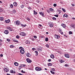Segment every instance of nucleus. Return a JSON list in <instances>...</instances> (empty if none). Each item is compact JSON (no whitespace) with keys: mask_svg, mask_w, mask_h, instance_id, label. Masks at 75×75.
<instances>
[{"mask_svg":"<svg viewBox=\"0 0 75 75\" xmlns=\"http://www.w3.org/2000/svg\"><path fill=\"white\" fill-rule=\"evenodd\" d=\"M35 69L36 71H41V70H42V68H39L38 67H36L35 68Z\"/></svg>","mask_w":75,"mask_h":75,"instance_id":"obj_1","label":"nucleus"},{"mask_svg":"<svg viewBox=\"0 0 75 75\" xmlns=\"http://www.w3.org/2000/svg\"><path fill=\"white\" fill-rule=\"evenodd\" d=\"M21 35H22V36H24L25 37V35H26V33L24 32H21L20 34Z\"/></svg>","mask_w":75,"mask_h":75,"instance_id":"obj_2","label":"nucleus"},{"mask_svg":"<svg viewBox=\"0 0 75 75\" xmlns=\"http://www.w3.org/2000/svg\"><path fill=\"white\" fill-rule=\"evenodd\" d=\"M26 61L28 62V63H30L32 62V61L30 59L28 58H27L26 59Z\"/></svg>","mask_w":75,"mask_h":75,"instance_id":"obj_3","label":"nucleus"},{"mask_svg":"<svg viewBox=\"0 0 75 75\" xmlns=\"http://www.w3.org/2000/svg\"><path fill=\"white\" fill-rule=\"evenodd\" d=\"M20 52L22 54H24V52H25V51H24V50L21 49L20 50Z\"/></svg>","mask_w":75,"mask_h":75,"instance_id":"obj_4","label":"nucleus"},{"mask_svg":"<svg viewBox=\"0 0 75 75\" xmlns=\"http://www.w3.org/2000/svg\"><path fill=\"white\" fill-rule=\"evenodd\" d=\"M39 14L41 16H43L44 17H45V16H44V14L43 13H42V12H39Z\"/></svg>","mask_w":75,"mask_h":75,"instance_id":"obj_5","label":"nucleus"},{"mask_svg":"<svg viewBox=\"0 0 75 75\" xmlns=\"http://www.w3.org/2000/svg\"><path fill=\"white\" fill-rule=\"evenodd\" d=\"M9 71V69H8L6 68L4 69V71H5L6 72H8Z\"/></svg>","mask_w":75,"mask_h":75,"instance_id":"obj_6","label":"nucleus"},{"mask_svg":"<svg viewBox=\"0 0 75 75\" xmlns=\"http://www.w3.org/2000/svg\"><path fill=\"white\" fill-rule=\"evenodd\" d=\"M5 21L6 23H10V20L8 19L7 20H5Z\"/></svg>","mask_w":75,"mask_h":75,"instance_id":"obj_7","label":"nucleus"},{"mask_svg":"<svg viewBox=\"0 0 75 75\" xmlns=\"http://www.w3.org/2000/svg\"><path fill=\"white\" fill-rule=\"evenodd\" d=\"M26 55L28 57H31V54H30L28 53L26 54Z\"/></svg>","mask_w":75,"mask_h":75,"instance_id":"obj_8","label":"nucleus"},{"mask_svg":"<svg viewBox=\"0 0 75 75\" xmlns=\"http://www.w3.org/2000/svg\"><path fill=\"white\" fill-rule=\"evenodd\" d=\"M16 24L17 25H19L20 24V22L18 21H16Z\"/></svg>","mask_w":75,"mask_h":75,"instance_id":"obj_9","label":"nucleus"},{"mask_svg":"<svg viewBox=\"0 0 75 75\" xmlns=\"http://www.w3.org/2000/svg\"><path fill=\"white\" fill-rule=\"evenodd\" d=\"M4 33L6 34H8V31L7 30H6L4 32Z\"/></svg>","mask_w":75,"mask_h":75,"instance_id":"obj_10","label":"nucleus"},{"mask_svg":"<svg viewBox=\"0 0 75 75\" xmlns=\"http://www.w3.org/2000/svg\"><path fill=\"white\" fill-rule=\"evenodd\" d=\"M13 6L14 7H16L17 6V2H14L13 3Z\"/></svg>","mask_w":75,"mask_h":75,"instance_id":"obj_11","label":"nucleus"},{"mask_svg":"<svg viewBox=\"0 0 75 75\" xmlns=\"http://www.w3.org/2000/svg\"><path fill=\"white\" fill-rule=\"evenodd\" d=\"M61 25L62 26V27H63V28H65V27H66V26L65 25V24H61Z\"/></svg>","mask_w":75,"mask_h":75,"instance_id":"obj_12","label":"nucleus"},{"mask_svg":"<svg viewBox=\"0 0 75 75\" xmlns=\"http://www.w3.org/2000/svg\"><path fill=\"white\" fill-rule=\"evenodd\" d=\"M14 64L15 66H18V63L17 62H15L14 63Z\"/></svg>","mask_w":75,"mask_h":75,"instance_id":"obj_13","label":"nucleus"},{"mask_svg":"<svg viewBox=\"0 0 75 75\" xmlns=\"http://www.w3.org/2000/svg\"><path fill=\"white\" fill-rule=\"evenodd\" d=\"M50 57L51 58H52V59H54V54H52L50 56Z\"/></svg>","mask_w":75,"mask_h":75,"instance_id":"obj_14","label":"nucleus"},{"mask_svg":"<svg viewBox=\"0 0 75 75\" xmlns=\"http://www.w3.org/2000/svg\"><path fill=\"white\" fill-rule=\"evenodd\" d=\"M60 62L61 63H63V62H65V61H64L63 59H61L60 61Z\"/></svg>","mask_w":75,"mask_h":75,"instance_id":"obj_15","label":"nucleus"},{"mask_svg":"<svg viewBox=\"0 0 75 75\" xmlns=\"http://www.w3.org/2000/svg\"><path fill=\"white\" fill-rule=\"evenodd\" d=\"M12 40L13 41V42H18L17 40H15V39H13Z\"/></svg>","mask_w":75,"mask_h":75,"instance_id":"obj_16","label":"nucleus"},{"mask_svg":"<svg viewBox=\"0 0 75 75\" xmlns=\"http://www.w3.org/2000/svg\"><path fill=\"white\" fill-rule=\"evenodd\" d=\"M65 56L67 58H69V56L68 54H66L65 55Z\"/></svg>","mask_w":75,"mask_h":75,"instance_id":"obj_17","label":"nucleus"},{"mask_svg":"<svg viewBox=\"0 0 75 75\" xmlns=\"http://www.w3.org/2000/svg\"><path fill=\"white\" fill-rule=\"evenodd\" d=\"M11 74H14L15 71H13V70H11Z\"/></svg>","mask_w":75,"mask_h":75,"instance_id":"obj_18","label":"nucleus"},{"mask_svg":"<svg viewBox=\"0 0 75 75\" xmlns=\"http://www.w3.org/2000/svg\"><path fill=\"white\" fill-rule=\"evenodd\" d=\"M71 26L72 27H73V28H75V24H72L71 25Z\"/></svg>","mask_w":75,"mask_h":75,"instance_id":"obj_19","label":"nucleus"},{"mask_svg":"<svg viewBox=\"0 0 75 75\" xmlns=\"http://www.w3.org/2000/svg\"><path fill=\"white\" fill-rule=\"evenodd\" d=\"M21 25L22 27H25L26 26V25L25 24L24 25L22 24H21Z\"/></svg>","mask_w":75,"mask_h":75,"instance_id":"obj_20","label":"nucleus"},{"mask_svg":"<svg viewBox=\"0 0 75 75\" xmlns=\"http://www.w3.org/2000/svg\"><path fill=\"white\" fill-rule=\"evenodd\" d=\"M3 20H4V18L3 17H1L0 18V20H1V21H3Z\"/></svg>","mask_w":75,"mask_h":75,"instance_id":"obj_21","label":"nucleus"},{"mask_svg":"<svg viewBox=\"0 0 75 75\" xmlns=\"http://www.w3.org/2000/svg\"><path fill=\"white\" fill-rule=\"evenodd\" d=\"M33 12H34V14L35 15H36V14H37V12H36L35 11H33Z\"/></svg>","mask_w":75,"mask_h":75,"instance_id":"obj_22","label":"nucleus"},{"mask_svg":"<svg viewBox=\"0 0 75 75\" xmlns=\"http://www.w3.org/2000/svg\"><path fill=\"white\" fill-rule=\"evenodd\" d=\"M35 54L36 56H37L38 55V52L37 51H36L35 52Z\"/></svg>","mask_w":75,"mask_h":75,"instance_id":"obj_23","label":"nucleus"},{"mask_svg":"<svg viewBox=\"0 0 75 75\" xmlns=\"http://www.w3.org/2000/svg\"><path fill=\"white\" fill-rule=\"evenodd\" d=\"M50 27H54V25L53 24H50Z\"/></svg>","mask_w":75,"mask_h":75,"instance_id":"obj_24","label":"nucleus"},{"mask_svg":"<svg viewBox=\"0 0 75 75\" xmlns=\"http://www.w3.org/2000/svg\"><path fill=\"white\" fill-rule=\"evenodd\" d=\"M48 66H52V63H49L48 64Z\"/></svg>","mask_w":75,"mask_h":75,"instance_id":"obj_25","label":"nucleus"},{"mask_svg":"<svg viewBox=\"0 0 75 75\" xmlns=\"http://www.w3.org/2000/svg\"><path fill=\"white\" fill-rule=\"evenodd\" d=\"M45 41H46L47 42V41H48V38H46L45 39Z\"/></svg>","mask_w":75,"mask_h":75,"instance_id":"obj_26","label":"nucleus"},{"mask_svg":"<svg viewBox=\"0 0 75 75\" xmlns=\"http://www.w3.org/2000/svg\"><path fill=\"white\" fill-rule=\"evenodd\" d=\"M62 30L61 29L59 28V33H60L61 32H62Z\"/></svg>","mask_w":75,"mask_h":75,"instance_id":"obj_27","label":"nucleus"},{"mask_svg":"<svg viewBox=\"0 0 75 75\" xmlns=\"http://www.w3.org/2000/svg\"><path fill=\"white\" fill-rule=\"evenodd\" d=\"M38 51H42V49H41V48H38Z\"/></svg>","mask_w":75,"mask_h":75,"instance_id":"obj_28","label":"nucleus"},{"mask_svg":"<svg viewBox=\"0 0 75 75\" xmlns=\"http://www.w3.org/2000/svg\"><path fill=\"white\" fill-rule=\"evenodd\" d=\"M50 11L54 12V9H52V8H50Z\"/></svg>","mask_w":75,"mask_h":75,"instance_id":"obj_29","label":"nucleus"},{"mask_svg":"<svg viewBox=\"0 0 75 75\" xmlns=\"http://www.w3.org/2000/svg\"><path fill=\"white\" fill-rule=\"evenodd\" d=\"M68 17V15L66 14H64L63 15V17Z\"/></svg>","mask_w":75,"mask_h":75,"instance_id":"obj_30","label":"nucleus"},{"mask_svg":"<svg viewBox=\"0 0 75 75\" xmlns=\"http://www.w3.org/2000/svg\"><path fill=\"white\" fill-rule=\"evenodd\" d=\"M16 38H17L18 39H19L20 38V36L18 35H17L16 36Z\"/></svg>","mask_w":75,"mask_h":75,"instance_id":"obj_31","label":"nucleus"},{"mask_svg":"<svg viewBox=\"0 0 75 75\" xmlns=\"http://www.w3.org/2000/svg\"><path fill=\"white\" fill-rule=\"evenodd\" d=\"M10 7H11V8H13V5L12 4H11L10 5Z\"/></svg>","mask_w":75,"mask_h":75,"instance_id":"obj_32","label":"nucleus"},{"mask_svg":"<svg viewBox=\"0 0 75 75\" xmlns=\"http://www.w3.org/2000/svg\"><path fill=\"white\" fill-rule=\"evenodd\" d=\"M30 42L28 40H26L25 42L26 44H28Z\"/></svg>","mask_w":75,"mask_h":75,"instance_id":"obj_33","label":"nucleus"},{"mask_svg":"<svg viewBox=\"0 0 75 75\" xmlns=\"http://www.w3.org/2000/svg\"><path fill=\"white\" fill-rule=\"evenodd\" d=\"M51 71H55V69L54 68H52L51 69Z\"/></svg>","mask_w":75,"mask_h":75,"instance_id":"obj_34","label":"nucleus"},{"mask_svg":"<svg viewBox=\"0 0 75 75\" xmlns=\"http://www.w3.org/2000/svg\"><path fill=\"white\" fill-rule=\"evenodd\" d=\"M50 72H51V73L52 74H55V72L52 71H50Z\"/></svg>","mask_w":75,"mask_h":75,"instance_id":"obj_35","label":"nucleus"},{"mask_svg":"<svg viewBox=\"0 0 75 75\" xmlns=\"http://www.w3.org/2000/svg\"><path fill=\"white\" fill-rule=\"evenodd\" d=\"M26 19L28 20V21H30V18H29L28 17H27L26 18Z\"/></svg>","mask_w":75,"mask_h":75,"instance_id":"obj_36","label":"nucleus"},{"mask_svg":"<svg viewBox=\"0 0 75 75\" xmlns=\"http://www.w3.org/2000/svg\"><path fill=\"white\" fill-rule=\"evenodd\" d=\"M10 48H14V46L13 45H11L10 46Z\"/></svg>","mask_w":75,"mask_h":75,"instance_id":"obj_37","label":"nucleus"},{"mask_svg":"<svg viewBox=\"0 0 75 75\" xmlns=\"http://www.w3.org/2000/svg\"><path fill=\"white\" fill-rule=\"evenodd\" d=\"M60 38V36H59V35H57V39H59Z\"/></svg>","mask_w":75,"mask_h":75,"instance_id":"obj_38","label":"nucleus"},{"mask_svg":"<svg viewBox=\"0 0 75 75\" xmlns=\"http://www.w3.org/2000/svg\"><path fill=\"white\" fill-rule=\"evenodd\" d=\"M13 12L14 13H16V11L15 9H14L13 10Z\"/></svg>","mask_w":75,"mask_h":75,"instance_id":"obj_39","label":"nucleus"},{"mask_svg":"<svg viewBox=\"0 0 75 75\" xmlns=\"http://www.w3.org/2000/svg\"><path fill=\"white\" fill-rule=\"evenodd\" d=\"M57 35H57L56 34L54 35V37H55V38H57Z\"/></svg>","mask_w":75,"mask_h":75,"instance_id":"obj_40","label":"nucleus"},{"mask_svg":"<svg viewBox=\"0 0 75 75\" xmlns=\"http://www.w3.org/2000/svg\"><path fill=\"white\" fill-rule=\"evenodd\" d=\"M62 10L64 12H65V10L63 8H62Z\"/></svg>","mask_w":75,"mask_h":75,"instance_id":"obj_41","label":"nucleus"},{"mask_svg":"<svg viewBox=\"0 0 75 75\" xmlns=\"http://www.w3.org/2000/svg\"><path fill=\"white\" fill-rule=\"evenodd\" d=\"M68 69H69V71H71V70H72V68H69Z\"/></svg>","mask_w":75,"mask_h":75,"instance_id":"obj_42","label":"nucleus"},{"mask_svg":"<svg viewBox=\"0 0 75 75\" xmlns=\"http://www.w3.org/2000/svg\"><path fill=\"white\" fill-rule=\"evenodd\" d=\"M9 30H10V31H13V30L11 29L10 27L9 28Z\"/></svg>","mask_w":75,"mask_h":75,"instance_id":"obj_43","label":"nucleus"},{"mask_svg":"<svg viewBox=\"0 0 75 75\" xmlns=\"http://www.w3.org/2000/svg\"><path fill=\"white\" fill-rule=\"evenodd\" d=\"M72 34V32L71 31L69 32V34Z\"/></svg>","mask_w":75,"mask_h":75,"instance_id":"obj_44","label":"nucleus"},{"mask_svg":"<svg viewBox=\"0 0 75 75\" xmlns=\"http://www.w3.org/2000/svg\"><path fill=\"white\" fill-rule=\"evenodd\" d=\"M24 5H22L21 6V8H23L24 7Z\"/></svg>","mask_w":75,"mask_h":75,"instance_id":"obj_45","label":"nucleus"},{"mask_svg":"<svg viewBox=\"0 0 75 75\" xmlns=\"http://www.w3.org/2000/svg\"><path fill=\"white\" fill-rule=\"evenodd\" d=\"M54 16L56 17H58V15H54Z\"/></svg>","mask_w":75,"mask_h":75,"instance_id":"obj_46","label":"nucleus"},{"mask_svg":"<svg viewBox=\"0 0 75 75\" xmlns=\"http://www.w3.org/2000/svg\"><path fill=\"white\" fill-rule=\"evenodd\" d=\"M52 19L53 20H57V19L55 17L53 18Z\"/></svg>","mask_w":75,"mask_h":75,"instance_id":"obj_47","label":"nucleus"},{"mask_svg":"<svg viewBox=\"0 0 75 75\" xmlns=\"http://www.w3.org/2000/svg\"><path fill=\"white\" fill-rule=\"evenodd\" d=\"M53 6L54 7H56V6H57V4H54L53 5Z\"/></svg>","mask_w":75,"mask_h":75,"instance_id":"obj_48","label":"nucleus"},{"mask_svg":"<svg viewBox=\"0 0 75 75\" xmlns=\"http://www.w3.org/2000/svg\"><path fill=\"white\" fill-rule=\"evenodd\" d=\"M21 72H22V73H25V71H23V70H22L21 71Z\"/></svg>","mask_w":75,"mask_h":75,"instance_id":"obj_49","label":"nucleus"},{"mask_svg":"<svg viewBox=\"0 0 75 75\" xmlns=\"http://www.w3.org/2000/svg\"><path fill=\"white\" fill-rule=\"evenodd\" d=\"M72 19L73 20H74V21H75V18L73 17L72 18Z\"/></svg>","mask_w":75,"mask_h":75,"instance_id":"obj_50","label":"nucleus"},{"mask_svg":"<svg viewBox=\"0 0 75 75\" xmlns=\"http://www.w3.org/2000/svg\"><path fill=\"white\" fill-rule=\"evenodd\" d=\"M3 11V10L1 8H0V12H2Z\"/></svg>","mask_w":75,"mask_h":75,"instance_id":"obj_51","label":"nucleus"},{"mask_svg":"<svg viewBox=\"0 0 75 75\" xmlns=\"http://www.w3.org/2000/svg\"><path fill=\"white\" fill-rule=\"evenodd\" d=\"M46 46L47 47V48L49 47V45H46Z\"/></svg>","mask_w":75,"mask_h":75,"instance_id":"obj_52","label":"nucleus"},{"mask_svg":"<svg viewBox=\"0 0 75 75\" xmlns=\"http://www.w3.org/2000/svg\"><path fill=\"white\" fill-rule=\"evenodd\" d=\"M33 37H34V38L35 39H36V38H37V36H35V35Z\"/></svg>","mask_w":75,"mask_h":75,"instance_id":"obj_53","label":"nucleus"},{"mask_svg":"<svg viewBox=\"0 0 75 75\" xmlns=\"http://www.w3.org/2000/svg\"><path fill=\"white\" fill-rule=\"evenodd\" d=\"M48 62H50V61H51V59H49L48 60Z\"/></svg>","mask_w":75,"mask_h":75,"instance_id":"obj_54","label":"nucleus"},{"mask_svg":"<svg viewBox=\"0 0 75 75\" xmlns=\"http://www.w3.org/2000/svg\"><path fill=\"white\" fill-rule=\"evenodd\" d=\"M10 39H7V41H8V42H9V41H10Z\"/></svg>","mask_w":75,"mask_h":75,"instance_id":"obj_55","label":"nucleus"},{"mask_svg":"<svg viewBox=\"0 0 75 75\" xmlns=\"http://www.w3.org/2000/svg\"><path fill=\"white\" fill-rule=\"evenodd\" d=\"M60 33L61 34L63 35L64 34V33L63 32H62H62H60Z\"/></svg>","mask_w":75,"mask_h":75,"instance_id":"obj_56","label":"nucleus"},{"mask_svg":"<svg viewBox=\"0 0 75 75\" xmlns=\"http://www.w3.org/2000/svg\"><path fill=\"white\" fill-rule=\"evenodd\" d=\"M23 48V47H20L19 48V50H21V49H22Z\"/></svg>","mask_w":75,"mask_h":75,"instance_id":"obj_57","label":"nucleus"},{"mask_svg":"<svg viewBox=\"0 0 75 75\" xmlns=\"http://www.w3.org/2000/svg\"><path fill=\"white\" fill-rule=\"evenodd\" d=\"M35 50V49L34 48H32V50H33V51H34V50Z\"/></svg>","mask_w":75,"mask_h":75,"instance_id":"obj_58","label":"nucleus"},{"mask_svg":"<svg viewBox=\"0 0 75 75\" xmlns=\"http://www.w3.org/2000/svg\"><path fill=\"white\" fill-rule=\"evenodd\" d=\"M28 8L29 9V10H31V8L30 7H28Z\"/></svg>","mask_w":75,"mask_h":75,"instance_id":"obj_59","label":"nucleus"},{"mask_svg":"<svg viewBox=\"0 0 75 75\" xmlns=\"http://www.w3.org/2000/svg\"><path fill=\"white\" fill-rule=\"evenodd\" d=\"M58 11V12H59V14H60V13H61V12L60 10H59Z\"/></svg>","mask_w":75,"mask_h":75,"instance_id":"obj_60","label":"nucleus"},{"mask_svg":"<svg viewBox=\"0 0 75 75\" xmlns=\"http://www.w3.org/2000/svg\"><path fill=\"white\" fill-rule=\"evenodd\" d=\"M0 56L1 57H3V55L2 54H1L0 55Z\"/></svg>","mask_w":75,"mask_h":75,"instance_id":"obj_61","label":"nucleus"},{"mask_svg":"<svg viewBox=\"0 0 75 75\" xmlns=\"http://www.w3.org/2000/svg\"><path fill=\"white\" fill-rule=\"evenodd\" d=\"M2 41L3 40L0 39V42H2Z\"/></svg>","mask_w":75,"mask_h":75,"instance_id":"obj_62","label":"nucleus"},{"mask_svg":"<svg viewBox=\"0 0 75 75\" xmlns=\"http://www.w3.org/2000/svg\"><path fill=\"white\" fill-rule=\"evenodd\" d=\"M47 12H48V13H50V11H49L48 10H47Z\"/></svg>","mask_w":75,"mask_h":75,"instance_id":"obj_63","label":"nucleus"},{"mask_svg":"<svg viewBox=\"0 0 75 75\" xmlns=\"http://www.w3.org/2000/svg\"><path fill=\"white\" fill-rule=\"evenodd\" d=\"M65 67H67L68 66V64H65Z\"/></svg>","mask_w":75,"mask_h":75,"instance_id":"obj_64","label":"nucleus"}]
</instances>
